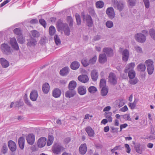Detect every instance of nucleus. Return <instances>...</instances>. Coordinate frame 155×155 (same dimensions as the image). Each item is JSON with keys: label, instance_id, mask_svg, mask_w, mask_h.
<instances>
[{"label": "nucleus", "instance_id": "12", "mask_svg": "<svg viewBox=\"0 0 155 155\" xmlns=\"http://www.w3.org/2000/svg\"><path fill=\"white\" fill-rule=\"evenodd\" d=\"M103 51L104 54H106L108 56L111 57L113 55V50L110 48H104L103 49Z\"/></svg>", "mask_w": 155, "mask_h": 155}, {"label": "nucleus", "instance_id": "18", "mask_svg": "<svg viewBox=\"0 0 155 155\" xmlns=\"http://www.w3.org/2000/svg\"><path fill=\"white\" fill-rule=\"evenodd\" d=\"M144 146L140 143H136L134 146L135 150L137 153L141 154L144 148Z\"/></svg>", "mask_w": 155, "mask_h": 155}, {"label": "nucleus", "instance_id": "44", "mask_svg": "<svg viewBox=\"0 0 155 155\" xmlns=\"http://www.w3.org/2000/svg\"><path fill=\"white\" fill-rule=\"evenodd\" d=\"M130 79H133L135 76V73L134 70H132L128 72Z\"/></svg>", "mask_w": 155, "mask_h": 155}, {"label": "nucleus", "instance_id": "58", "mask_svg": "<svg viewBox=\"0 0 155 155\" xmlns=\"http://www.w3.org/2000/svg\"><path fill=\"white\" fill-rule=\"evenodd\" d=\"M40 24L45 28L46 26L45 21L43 19H41L39 20Z\"/></svg>", "mask_w": 155, "mask_h": 155}, {"label": "nucleus", "instance_id": "7", "mask_svg": "<svg viewBox=\"0 0 155 155\" xmlns=\"http://www.w3.org/2000/svg\"><path fill=\"white\" fill-rule=\"evenodd\" d=\"M135 37L136 40L140 43H143L146 40V36L141 33L137 34Z\"/></svg>", "mask_w": 155, "mask_h": 155}, {"label": "nucleus", "instance_id": "64", "mask_svg": "<svg viewBox=\"0 0 155 155\" xmlns=\"http://www.w3.org/2000/svg\"><path fill=\"white\" fill-rule=\"evenodd\" d=\"M46 38L45 37L41 38L40 41V43L41 44H44L46 42Z\"/></svg>", "mask_w": 155, "mask_h": 155}, {"label": "nucleus", "instance_id": "33", "mask_svg": "<svg viewBox=\"0 0 155 155\" xmlns=\"http://www.w3.org/2000/svg\"><path fill=\"white\" fill-rule=\"evenodd\" d=\"M79 63L76 61H74L72 63L71 65V68L73 70H76L78 69L79 67Z\"/></svg>", "mask_w": 155, "mask_h": 155}, {"label": "nucleus", "instance_id": "62", "mask_svg": "<svg viewBox=\"0 0 155 155\" xmlns=\"http://www.w3.org/2000/svg\"><path fill=\"white\" fill-rule=\"evenodd\" d=\"M25 103L28 106L30 107L32 106V105L30 102L29 100L28 99V98H25Z\"/></svg>", "mask_w": 155, "mask_h": 155}, {"label": "nucleus", "instance_id": "47", "mask_svg": "<svg viewBox=\"0 0 155 155\" xmlns=\"http://www.w3.org/2000/svg\"><path fill=\"white\" fill-rule=\"evenodd\" d=\"M89 92L92 93H95L97 91V89L94 86H91L88 88Z\"/></svg>", "mask_w": 155, "mask_h": 155}, {"label": "nucleus", "instance_id": "23", "mask_svg": "<svg viewBox=\"0 0 155 155\" xmlns=\"http://www.w3.org/2000/svg\"><path fill=\"white\" fill-rule=\"evenodd\" d=\"M78 79L81 82L86 83L88 81L89 78L87 75H82L78 77Z\"/></svg>", "mask_w": 155, "mask_h": 155}, {"label": "nucleus", "instance_id": "3", "mask_svg": "<svg viewBox=\"0 0 155 155\" xmlns=\"http://www.w3.org/2000/svg\"><path fill=\"white\" fill-rule=\"evenodd\" d=\"M64 147L60 144L58 143H55L52 147V151L55 154H59L61 151L64 150Z\"/></svg>", "mask_w": 155, "mask_h": 155}, {"label": "nucleus", "instance_id": "39", "mask_svg": "<svg viewBox=\"0 0 155 155\" xmlns=\"http://www.w3.org/2000/svg\"><path fill=\"white\" fill-rule=\"evenodd\" d=\"M49 34L51 36L53 35L56 32V30L54 26H51L49 29Z\"/></svg>", "mask_w": 155, "mask_h": 155}, {"label": "nucleus", "instance_id": "61", "mask_svg": "<svg viewBox=\"0 0 155 155\" xmlns=\"http://www.w3.org/2000/svg\"><path fill=\"white\" fill-rule=\"evenodd\" d=\"M136 103L135 102V101L132 103H129V106L131 109H134L136 106Z\"/></svg>", "mask_w": 155, "mask_h": 155}, {"label": "nucleus", "instance_id": "56", "mask_svg": "<svg viewBox=\"0 0 155 155\" xmlns=\"http://www.w3.org/2000/svg\"><path fill=\"white\" fill-rule=\"evenodd\" d=\"M134 48L136 51L138 53H140L142 52V49L139 46L137 45L135 46L134 47Z\"/></svg>", "mask_w": 155, "mask_h": 155}, {"label": "nucleus", "instance_id": "41", "mask_svg": "<svg viewBox=\"0 0 155 155\" xmlns=\"http://www.w3.org/2000/svg\"><path fill=\"white\" fill-rule=\"evenodd\" d=\"M55 42L57 45H59L61 44V41L59 36L55 35L54 37Z\"/></svg>", "mask_w": 155, "mask_h": 155}, {"label": "nucleus", "instance_id": "17", "mask_svg": "<svg viewBox=\"0 0 155 155\" xmlns=\"http://www.w3.org/2000/svg\"><path fill=\"white\" fill-rule=\"evenodd\" d=\"M135 64L134 63L132 62L128 64L125 68L124 72L126 73H127L130 71L134 70L133 69L134 67Z\"/></svg>", "mask_w": 155, "mask_h": 155}, {"label": "nucleus", "instance_id": "55", "mask_svg": "<svg viewBox=\"0 0 155 155\" xmlns=\"http://www.w3.org/2000/svg\"><path fill=\"white\" fill-rule=\"evenodd\" d=\"M8 150V148L6 144H4L2 150V152L4 154L6 153Z\"/></svg>", "mask_w": 155, "mask_h": 155}, {"label": "nucleus", "instance_id": "1", "mask_svg": "<svg viewBox=\"0 0 155 155\" xmlns=\"http://www.w3.org/2000/svg\"><path fill=\"white\" fill-rule=\"evenodd\" d=\"M57 26L58 31L63 30L65 35L69 36L70 35V30L67 24L59 21L58 22Z\"/></svg>", "mask_w": 155, "mask_h": 155}, {"label": "nucleus", "instance_id": "27", "mask_svg": "<svg viewBox=\"0 0 155 155\" xmlns=\"http://www.w3.org/2000/svg\"><path fill=\"white\" fill-rule=\"evenodd\" d=\"M36 41L35 39L31 37L28 40L27 45L29 46H35L36 43Z\"/></svg>", "mask_w": 155, "mask_h": 155}, {"label": "nucleus", "instance_id": "46", "mask_svg": "<svg viewBox=\"0 0 155 155\" xmlns=\"http://www.w3.org/2000/svg\"><path fill=\"white\" fill-rule=\"evenodd\" d=\"M149 34L151 38L155 40V30L153 29H150L149 30Z\"/></svg>", "mask_w": 155, "mask_h": 155}, {"label": "nucleus", "instance_id": "40", "mask_svg": "<svg viewBox=\"0 0 155 155\" xmlns=\"http://www.w3.org/2000/svg\"><path fill=\"white\" fill-rule=\"evenodd\" d=\"M31 33L32 36L34 38H38L40 36L39 32L35 30L31 31Z\"/></svg>", "mask_w": 155, "mask_h": 155}, {"label": "nucleus", "instance_id": "30", "mask_svg": "<svg viewBox=\"0 0 155 155\" xmlns=\"http://www.w3.org/2000/svg\"><path fill=\"white\" fill-rule=\"evenodd\" d=\"M25 140L23 137H20L18 139V143L20 148L22 150L24 148Z\"/></svg>", "mask_w": 155, "mask_h": 155}, {"label": "nucleus", "instance_id": "16", "mask_svg": "<svg viewBox=\"0 0 155 155\" xmlns=\"http://www.w3.org/2000/svg\"><path fill=\"white\" fill-rule=\"evenodd\" d=\"M76 91L74 90L69 89L65 93V96L67 98H70L73 97L76 94Z\"/></svg>", "mask_w": 155, "mask_h": 155}, {"label": "nucleus", "instance_id": "49", "mask_svg": "<svg viewBox=\"0 0 155 155\" xmlns=\"http://www.w3.org/2000/svg\"><path fill=\"white\" fill-rule=\"evenodd\" d=\"M106 80L103 78L101 79L100 83V87L103 88V87H105V86H106Z\"/></svg>", "mask_w": 155, "mask_h": 155}, {"label": "nucleus", "instance_id": "57", "mask_svg": "<svg viewBox=\"0 0 155 155\" xmlns=\"http://www.w3.org/2000/svg\"><path fill=\"white\" fill-rule=\"evenodd\" d=\"M14 103V106L16 107H19L23 105L20 101H16Z\"/></svg>", "mask_w": 155, "mask_h": 155}, {"label": "nucleus", "instance_id": "43", "mask_svg": "<svg viewBox=\"0 0 155 155\" xmlns=\"http://www.w3.org/2000/svg\"><path fill=\"white\" fill-rule=\"evenodd\" d=\"M17 40L19 43L22 44L25 42V39L23 38L22 35H21L17 38Z\"/></svg>", "mask_w": 155, "mask_h": 155}, {"label": "nucleus", "instance_id": "14", "mask_svg": "<svg viewBox=\"0 0 155 155\" xmlns=\"http://www.w3.org/2000/svg\"><path fill=\"white\" fill-rule=\"evenodd\" d=\"M8 145L10 150L12 152L16 150L17 147L16 143L13 141L10 140L8 142Z\"/></svg>", "mask_w": 155, "mask_h": 155}, {"label": "nucleus", "instance_id": "60", "mask_svg": "<svg viewBox=\"0 0 155 155\" xmlns=\"http://www.w3.org/2000/svg\"><path fill=\"white\" fill-rule=\"evenodd\" d=\"M124 146L126 148V152L128 153H130V149L129 145L127 144H125Z\"/></svg>", "mask_w": 155, "mask_h": 155}, {"label": "nucleus", "instance_id": "5", "mask_svg": "<svg viewBox=\"0 0 155 155\" xmlns=\"http://www.w3.org/2000/svg\"><path fill=\"white\" fill-rule=\"evenodd\" d=\"M106 14L109 18L111 20L113 19L115 17V12L113 7L108 8L106 10Z\"/></svg>", "mask_w": 155, "mask_h": 155}, {"label": "nucleus", "instance_id": "29", "mask_svg": "<svg viewBox=\"0 0 155 155\" xmlns=\"http://www.w3.org/2000/svg\"><path fill=\"white\" fill-rule=\"evenodd\" d=\"M50 88V87L48 83H46L43 85L42 89L45 94H47Z\"/></svg>", "mask_w": 155, "mask_h": 155}, {"label": "nucleus", "instance_id": "54", "mask_svg": "<svg viewBox=\"0 0 155 155\" xmlns=\"http://www.w3.org/2000/svg\"><path fill=\"white\" fill-rule=\"evenodd\" d=\"M106 25L109 28H112L114 25L113 22L111 21H108L106 23Z\"/></svg>", "mask_w": 155, "mask_h": 155}, {"label": "nucleus", "instance_id": "2", "mask_svg": "<svg viewBox=\"0 0 155 155\" xmlns=\"http://www.w3.org/2000/svg\"><path fill=\"white\" fill-rule=\"evenodd\" d=\"M147 66L148 73L149 74H152L154 70L153 62L151 59L146 60L145 62Z\"/></svg>", "mask_w": 155, "mask_h": 155}, {"label": "nucleus", "instance_id": "13", "mask_svg": "<svg viewBox=\"0 0 155 155\" xmlns=\"http://www.w3.org/2000/svg\"><path fill=\"white\" fill-rule=\"evenodd\" d=\"M46 142V139L45 137L40 138L38 140V147L41 148L44 147L45 145Z\"/></svg>", "mask_w": 155, "mask_h": 155}, {"label": "nucleus", "instance_id": "34", "mask_svg": "<svg viewBox=\"0 0 155 155\" xmlns=\"http://www.w3.org/2000/svg\"><path fill=\"white\" fill-rule=\"evenodd\" d=\"M137 69L138 71L143 72L146 70V67L144 64L140 63L137 65Z\"/></svg>", "mask_w": 155, "mask_h": 155}, {"label": "nucleus", "instance_id": "53", "mask_svg": "<svg viewBox=\"0 0 155 155\" xmlns=\"http://www.w3.org/2000/svg\"><path fill=\"white\" fill-rule=\"evenodd\" d=\"M67 21L69 24L70 27L72 26L73 25V21L72 17L70 16H68L67 17Z\"/></svg>", "mask_w": 155, "mask_h": 155}, {"label": "nucleus", "instance_id": "20", "mask_svg": "<svg viewBox=\"0 0 155 155\" xmlns=\"http://www.w3.org/2000/svg\"><path fill=\"white\" fill-rule=\"evenodd\" d=\"M87 151L86 144L85 143L81 144L79 148L80 153L82 155L84 154Z\"/></svg>", "mask_w": 155, "mask_h": 155}, {"label": "nucleus", "instance_id": "28", "mask_svg": "<svg viewBox=\"0 0 155 155\" xmlns=\"http://www.w3.org/2000/svg\"><path fill=\"white\" fill-rule=\"evenodd\" d=\"M99 61L101 63H104L107 61V58L105 54H101L99 57Z\"/></svg>", "mask_w": 155, "mask_h": 155}, {"label": "nucleus", "instance_id": "36", "mask_svg": "<svg viewBox=\"0 0 155 155\" xmlns=\"http://www.w3.org/2000/svg\"><path fill=\"white\" fill-rule=\"evenodd\" d=\"M54 140V137L52 135H49L48 137L47 145L48 146H50Z\"/></svg>", "mask_w": 155, "mask_h": 155}, {"label": "nucleus", "instance_id": "6", "mask_svg": "<svg viewBox=\"0 0 155 155\" xmlns=\"http://www.w3.org/2000/svg\"><path fill=\"white\" fill-rule=\"evenodd\" d=\"M109 81L112 84L115 85L117 83V78L115 74L113 73H110L108 76Z\"/></svg>", "mask_w": 155, "mask_h": 155}, {"label": "nucleus", "instance_id": "24", "mask_svg": "<svg viewBox=\"0 0 155 155\" xmlns=\"http://www.w3.org/2000/svg\"><path fill=\"white\" fill-rule=\"evenodd\" d=\"M85 130L89 137H93L94 136V131L91 127L89 126L87 127L85 129Z\"/></svg>", "mask_w": 155, "mask_h": 155}, {"label": "nucleus", "instance_id": "11", "mask_svg": "<svg viewBox=\"0 0 155 155\" xmlns=\"http://www.w3.org/2000/svg\"><path fill=\"white\" fill-rule=\"evenodd\" d=\"M121 54L123 60L125 62L127 61L129 56V52L128 50L127 49H124L122 51Z\"/></svg>", "mask_w": 155, "mask_h": 155}, {"label": "nucleus", "instance_id": "31", "mask_svg": "<svg viewBox=\"0 0 155 155\" xmlns=\"http://www.w3.org/2000/svg\"><path fill=\"white\" fill-rule=\"evenodd\" d=\"M69 69L68 67H65L63 68L60 72V75L62 76L67 75L69 73Z\"/></svg>", "mask_w": 155, "mask_h": 155}, {"label": "nucleus", "instance_id": "32", "mask_svg": "<svg viewBox=\"0 0 155 155\" xmlns=\"http://www.w3.org/2000/svg\"><path fill=\"white\" fill-rule=\"evenodd\" d=\"M77 83L74 81H71L68 85L69 89L74 90L76 87Z\"/></svg>", "mask_w": 155, "mask_h": 155}, {"label": "nucleus", "instance_id": "37", "mask_svg": "<svg viewBox=\"0 0 155 155\" xmlns=\"http://www.w3.org/2000/svg\"><path fill=\"white\" fill-rule=\"evenodd\" d=\"M112 113L110 112H106L105 113V117L108 121L111 122L112 121V118L111 117Z\"/></svg>", "mask_w": 155, "mask_h": 155}, {"label": "nucleus", "instance_id": "48", "mask_svg": "<svg viewBox=\"0 0 155 155\" xmlns=\"http://www.w3.org/2000/svg\"><path fill=\"white\" fill-rule=\"evenodd\" d=\"M138 81V80L137 78H133V79H130V83L132 85L136 84Z\"/></svg>", "mask_w": 155, "mask_h": 155}, {"label": "nucleus", "instance_id": "59", "mask_svg": "<svg viewBox=\"0 0 155 155\" xmlns=\"http://www.w3.org/2000/svg\"><path fill=\"white\" fill-rule=\"evenodd\" d=\"M145 6L147 8H148L149 7L150 2L149 0H143Z\"/></svg>", "mask_w": 155, "mask_h": 155}, {"label": "nucleus", "instance_id": "19", "mask_svg": "<svg viewBox=\"0 0 155 155\" xmlns=\"http://www.w3.org/2000/svg\"><path fill=\"white\" fill-rule=\"evenodd\" d=\"M61 94V90L58 88H54L52 92V95L55 98L59 97Z\"/></svg>", "mask_w": 155, "mask_h": 155}, {"label": "nucleus", "instance_id": "63", "mask_svg": "<svg viewBox=\"0 0 155 155\" xmlns=\"http://www.w3.org/2000/svg\"><path fill=\"white\" fill-rule=\"evenodd\" d=\"M127 126L128 125L127 124H121L120 126V131H121L122 129L126 128Z\"/></svg>", "mask_w": 155, "mask_h": 155}, {"label": "nucleus", "instance_id": "22", "mask_svg": "<svg viewBox=\"0 0 155 155\" xmlns=\"http://www.w3.org/2000/svg\"><path fill=\"white\" fill-rule=\"evenodd\" d=\"M38 96V92L36 90L32 91L30 94V97L31 100L33 101L36 100Z\"/></svg>", "mask_w": 155, "mask_h": 155}, {"label": "nucleus", "instance_id": "45", "mask_svg": "<svg viewBox=\"0 0 155 155\" xmlns=\"http://www.w3.org/2000/svg\"><path fill=\"white\" fill-rule=\"evenodd\" d=\"M96 6L98 8H101L104 6V2L101 1L97 2L96 4Z\"/></svg>", "mask_w": 155, "mask_h": 155}, {"label": "nucleus", "instance_id": "15", "mask_svg": "<svg viewBox=\"0 0 155 155\" xmlns=\"http://www.w3.org/2000/svg\"><path fill=\"white\" fill-rule=\"evenodd\" d=\"M27 143L30 145H32L35 141V136L33 134H28L26 137Z\"/></svg>", "mask_w": 155, "mask_h": 155}, {"label": "nucleus", "instance_id": "25", "mask_svg": "<svg viewBox=\"0 0 155 155\" xmlns=\"http://www.w3.org/2000/svg\"><path fill=\"white\" fill-rule=\"evenodd\" d=\"M78 92L80 95H83L86 94V89L85 87L81 86L78 87Z\"/></svg>", "mask_w": 155, "mask_h": 155}, {"label": "nucleus", "instance_id": "4", "mask_svg": "<svg viewBox=\"0 0 155 155\" xmlns=\"http://www.w3.org/2000/svg\"><path fill=\"white\" fill-rule=\"evenodd\" d=\"M1 49L4 54L8 55L11 53L10 47L7 44H2L1 46Z\"/></svg>", "mask_w": 155, "mask_h": 155}, {"label": "nucleus", "instance_id": "38", "mask_svg": "<svg viewBox=\"0 0 155 155\" xmlns=\"http://www.w3.org/2000/svg\"><path fill=\"white\" fill-rule=\"evenodd\" d=\"M125 102V101L123 99H119L116 101L117 105L119 107H120L123 106Z\"/></svg>", "mask_w": 155, "mask_h": 155}, {"label": "nucleus", "instance_id": "50", "mask_svg": "<svg viewBox=\"0 0 155 155\" xmlns=\"http://www.w3.org/2000/svg\"><path fill=\"white\" fill-rule=\"evenodd\" d=\"M81 63L84 67H86L89 64V62H88L87 59L86 58L83 59L81 61Z\"/></svg>", "mask_w": 155, "mask_h": 155}, {"label": "nucleus", "instance_id": "8", "mask_svg": "<svg viewBox=\"0 0 155 155\" xmlns=\"http://www.w3.org/2000/svg\"><path fill=\"white\" fill-rule=\"evenodd\" d=\"M83 21H86L87 25L89 27L92 26L93 24L92 19L91 16L88 15L83 16Z\"/></svg>", "mask_w": 155, "mask_h": 155}, {"label": "nucleus", "instance_id": "42", "mask_svg": "<svg viewBox=\"0 0 155 155\" xmlns=\"http://www.w3.org/2000/svg\"><path fill=\"white\" fill-rule=\"evenodd\" d=\"M13 32L15 34L18 35V36L22 35V30L19 28H15Z\"/></svg>", "mask_w": 155, "mask_h": 155}, {"label": "nucleus", "instance_id": "26", "mask_svg": "<svg viewBox=\"0 0 155 155\" xmlns=\"http://www.w3.org/2000/svg\"><path fill=\"white\" fill-rule=\"evenodd\" d=\"M0 62L4 68L8 67L9 65L8 62L5 58H0Z\"/></svg>", "mask_w": 155, "mask_h": 155}, {"label": "nucleus", "instance_id": "52", "mask_svg": "<svg viewBox=\"0 0 155 155\" xmlns=\"http://www.w3.org/2000/svg\"><path fill=\"white\" fill-rule=\"evenodd\" d=\"M75 16L77 21V24L78 25H80L81 21L80 16L78 14H76L75 15Z\"/></svg>", "mask_w": 155, "mask_h": 155}, {"label": "nucleus", "instance_id": "9", "mask_svg": "<svg viewBox=\"0 0 155 155\" xmlns=\"http://www.w3.org/2000/svg\"><path fill=\"white\" fill-rule=\"evenodd\" d=\"M114 6L119 12H121L124 9V5L122 2L117 1L115 2Z\"/></svg>", "mask_w": 155, "mask_h": 155}, {"label": "nucleus", "instance_id": "21", "mask_svg": "<svg viewBox=\"0 0 155 155\" xmlns=\"http://www.w3.org/2000/svg\"><path fill=\"white\" fill-rule=\"evenodd\" d=\"M98 76V73L96 70H94L92 71L91 72V77L93 81H96Z\"/></svg>", "mask_w": 155, "mask_h": 155}, {"label": "nucleus", "instance_id": "10", "mask_svg": "<svg viewBox=\"0 0 155 155\" xmlns=\"http://www.w3.org/2000/svg\"><path fill=\"white\" fill-rule=\"evenodd\" d=\"M10 44L12 48L15 50H18L19 48L16 39L15 38H12L10 41Z\"/></svg>", "mask_w": 155, "mask_h": 155}, {"label": "nucleus", "instance_id": "51", "mask_svg": "<svg viewBox=\"0 0 155 155\" xmlns=\"http://www.w3.org/2000/svg\"><path fill=\"white\" fill-rule=\"evenodd\" d=\"M97 60V57L96 56H94L89 61V64H93L95 63Z\"/></svg>", "mask_w": 155, "mask_h": 155}, {"label": "nucleus", "instance_id": "35", "mask_svg": "<svg viewBox=\"0 0 155 155\" xmlns=\"http://www.w3.org/2000/svg\"><path fill=\"white\" fill-rule=\"evenodd\" d=\"M108 91V89L107 87H103L101 90V94L102 96H106Z\"/></svg>", "mask_w": 155, "mask_h": 155}]
</instances>
